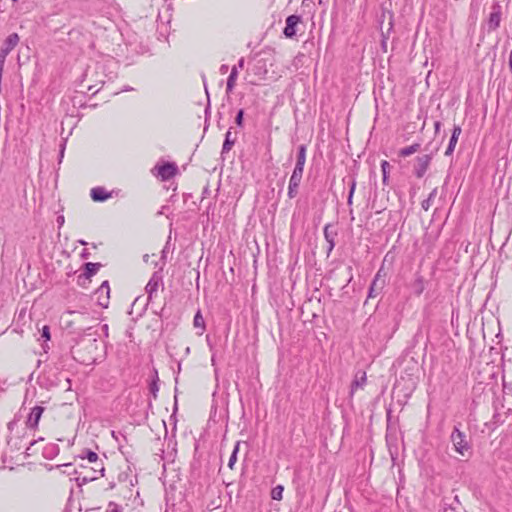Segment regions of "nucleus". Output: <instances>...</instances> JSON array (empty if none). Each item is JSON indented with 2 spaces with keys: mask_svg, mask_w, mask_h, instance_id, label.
Masks as SVG:
<instances>
[{
  "mask_svg": "<svg viewBox=\"0 0 512 512\" xmlns=\"http://www.w3.org/2000/svg\"><path fill=\"white\" fill-rule=\"evenodd\" d=\"M44 411V408L41 406H35L32 408L28 419H27V425L30 428H36L38 426V423L41 419L42 413Z\"/></svg>",
  "mask_w": 512,
  "mask_h": 512,
  "instance_id": "13",
  "label": "nucleus"
},
{
  "mask_svg": "<svg viewBox=\"0 0 512 512\" xmlns=\"http://www.w3.org/2000/svg\"><path fill=\"white\" fill-rule=\"evenodd\" d=\"M86 458L88 459L89 462L96 463L98 460V455L93 451H88Z\"/></svg>",
  "mask_w": 512,
  "mask_h": 512,
  "instance_id": "27",
  "label": "nucleus"
},
{
  "mask_svg": "<svg viewBox=\"0 0 512 512\" xmlns=\"http://www.w3.org/2000/svg\"><path fill=\"white\" fill-rule=\"evenodd\" d=\"M355 182L352 183L351 185V188H350V191H349V194L353 195L354 194V191H355Z\"/></svg>",
  "mask_w": 512,
  "mask_h": 512,
  "instance_id": "34",
  "label": "nucleus"
},
{
  "mask_svg": "<svg viewBox=\"0 0 512 512\" xmlns=\"http://www.w3.org/2000/svg\"><path fill=\"white\" fill-rule=\"evenodd\" d=\"M384 276L385 275H382V269H380L376 273V275L370 285V288H369L368 298H375L382 292V290L385 287Z\"/></svg>",
  "mask_w": 512,
  "mask_h": 512,
  "instance_id": "4",
  "label": "nucleus"
},
{
  "mask_svg": "<svg viewBox=\"0 0 512 512\" xmlns=\"http://www.w3.org/2000/svg\"><path fill=\"white\" fill-rule=\"evenodd\" d=\"M283 490H284V487L282 485H277L276 487H274L271 491L272 499L273 500H281Z\"/></svg>",
  "mask_w": 512,
  "mask_h": 512,
  "instance_id": "22",
  "label": "nucleus"
},
{
  "mask_svg": "<svg viewBox=\"0 0 512 512\" xmlns=\"http://www.w3.org/2000/svg\"><path fill=\"white\" fill-rule=\"evenodd\" d=\"M18 42H19L18 34L17 33L10 34L6 38L2 48L0 50V55L7 57V55L17 46Z\"/></svg>",
  "mask_w": 512,
  "mask_h": 512,
  "instance_id": "8",
  "label": "nucleus"
},
{
  "mask_svg": "<svg viewBox=\"0 0 512 512\" xmlns=\"http://www.w3.org/2000/svg\"><path fill=\"white\" fill-rule=\"evenodd\" d=\"M330 225H326L325 228H324V237L326 239V241L328 242V254L333 250L334 246H335V236H336V233L333 232V231H330Z\"/></svg>",
  "mask_w": 512,
  "mask_h": 512,
  "instance_id": "16",
  "label": "nucleus"
},
{
  "mask_svg": "<svg viewBox=\"0 0 512 512\" xmlns=\"http://www.w3.org/2000/svg\"><path fill=\"white\" fill-rule=\"evenodd\" d=\"M461 131H462L461 127L458 126V125H455L454 128H453V132H452L451 137L458 139L460 134H461Z\"/></svg>",
  "mask_w": 512,
  "mask_h": 512,
  "instance_id": "29",
  "label": "nucleus"
},
{
  "mask_svg": "<svg viewBox=\"0 0 512 512\" xmlns=\"http://www.w3.org/2000/svg\"><path fill=\"white\" fill-rule=\"evenodd\" d=\"M301 21L300 16L290 15L286 18V26L284 28V35L287 38H292L296 34V26Z\"/></svg>",
  "mask_w": 512,
  "mask_h": 512,
  "instance_id": "7",
  "label": "nucleus"
},
{
  "mask_svg": "<svg viewBox=\"0 0 512 512\" xmlns=\"http://www.w3.org/2000/svg\"><path fill=\"white\" fill-rule=\"evenodd\" d=\"M107 512H121L119 506L113 502L109 503Z\"/></svg>",
  "mask_w": 512,
  "mask_h": 512,
  "instance_id": "30",
  "label": "nucleus"
},
{
  "mask_svg": "<svg viewBox=\"0 0 512 512\" xmlns=\"http://www.w3.org/2000/svg\"><path fill=\"white\" fill-rule=\"evenodd\" d=\"M58 221H59L60 223H63V222H64V218H63V217H59V218H58Z\"/></svg>",
  "mask_w": 512,
  "mask_h": 512,
  "instance_id": "38",
  "label": "nucleus"
},
{
  "mask_svg": "<svg viewBox=\"0 0 512 512\" xmlns=\"http://www.w3.org/2000/svg\"><path fill=\"white\" fill-rule=\"evenodd\" d=\"M366 380V373L364 371H358L351 384V394H353L358 388H363L366 384Z\"/></svg>",
  "mask_w": 512,
  "mask_h": 512,
  "instance_id": "14",
  "label": "nucleus"
},
{
  "mask_svg": "<svg viewBox=\"0 0 512 512\" xmlns=\"http://www.w3.org/2000/svg\"><path fill=\"white\" fill-rule=\"evenodd\" d=\"M103 292L106 293L107 299H108L109 298V292H110L108 281H104L101 284V286L99 287V289L97 290V293H103Z\"/></svg>",
  "mask_w": 512,
  "mask_h": 512,
  "instance_id": "25",
  "label": "nucleus"
},
{
  "mask_svg": "<svg viewBox=\"0 0 512 512\" xmlns=\"http://www.w3.org/2000/svg\"><path fill=\"white\" fill-rule=\"evenodd\" d=\"M431 162V156L428 154L417 157L416 164L414 166V173L417 178H422Z\"/></svg>",
  "mask_w": 512,
  "mask_h": 512,
  "instance_id": "6",
  "label": "nucleus"
},
{
  "mask_svg": "<svg viewBox=\"0 0 512 512\" xmlns=\"http://www.w3.org/2000/svg\"><path fill=\"white\" fill-rule=\"evenodd\" d=\"M353 195L349 194L348 196V204H352Z\"/></svg>",
  "mask_w": 512,
  "mask_h": 512,
  "instance_id": "36",
  "label": "nucleus"
},
{
  "mask_svg": "<svg viewBox=\"0 0 512 512\" xmlns=\"http://www.w3.org/2000/svg\"><path fill=\"white\" fill-rule=\"evenodd\" d=\"M381 169H382V174H383V183L385 184L387 182L388 173H389V170H390L389 162H387L385 160L382 161Z\"/></svg>",
  "mask_w": 512,
  "mask_h": 512,
  "instance_id": "23",
  "label": "nucleus"
},
{
  "mask_svg": "<svg viewBox=\"0 0 512 512\" xmlns=\"http://www.w3.org/2000/svg\"><path fill=\"white\" fill-rule=\"evenodd\" d=\"M129 90H132V88L127 87V88L125 89V91H129Z\"/></svg>",
  "mask_w": 512,
  "mask_h": 512,
  "instance_id": "42",
  "label": "nucleus"
},
{
  "mask_svg": "<svg viewBox=\"0 0 512 512\" xmlns=\"http://www.w3.org/2000/svg\"><path fill=\"white\" fill-rule=\"evenodd\" d=\"M243 115H244V111L242 109H240L235 118V122L238 126H242V124H243Z\"/></svg>",
  "mask_w": 512,
  "mask_h": 512,
  "instance_id": "28",
  "label": "nucleus"
},
{
  "mask_svg": "<svg viewBox=\"0 0 512 512\" xmlns=\"http://www.w3.org/2000/svg\"><path fill=\"white\" fill-rule=\"evenodd\" d=\"M41 337L44 338L46 341L50 340V329L48 326H43L41 330Z\"/></svg>",
  "mask_w": 512,
  "mask_h": 512,
  "instance_id": "26",
  "label": "nucleus"
},
{
  "mask_svg": "<svg viewBox=\"0 0 512 512\" xmlns=\"http://www.w3.org/2000/svg\"><path fill=\"white\" fill-rule=\"evenodd\" d=\"M243 67H244V58H241L238 61V65H235L232 67L231 73L227 79V87H226L227 93L232 92V90L234 89L236 80L238 77V69H242Z\"/></svg>",
  "mask_w": 512,
  "mask_h": 512,
  "instance_id": "9",
  "label": "nucleus"
},
{
  "mask_svg": "<svg viewBox=\"0 0 512 512\" xmlns=\"http://www.w3.org/2000/svg\"><path fill=\"white\" fill-rule=\"evenodd\" d=\"M100 472H101V476H103L104 475V467L100 468Z\"/></svg>",
  "mask_w": 512,
  "mask_h": 512,
  "instance_id": "39",
  "label": "nucleus"
},
{
  "mask_svg": "<svg viewBox=\"0 0 512 512\" xmlns=\"http://www.w3.org/2000/svg\"><path fill=\"white\" fill-rule=\"evenodd\" d=\"M422 207L424 210H428L429 209V199L425 200L422 202Z\"/></svg>",
  "mask_w": 512,
  "mask_h": 512,
  "instance_id": "32",
  "label": "nucleus"
},
{
  "mask_svg": "<svg viewBox=\"0 0 512 512\" xmlns=\"http://www.w3.org/2000/svg\"><path fill=\"white\" fill-rule=\"evenodd\" d=\"M90 196L95 202H104L111 198V192H108L104 187H94L90 191Z\"/></svg>",
  "mask_w": 512,
  "mask_h": 512,
  "instance_id": "11",
  "label": "nucleus"
},
{
  "mask_svg": "<svg viewBox=\"0 0 512 512\" xmlns=\"http://www.w3.org/2000/svg\"><path fill=\"white\" fill-rule=\"evenodd\" d=\"M193 324L196 328H200L201 330L204 329V326H205V321H204V318L202 317L200 311H198L195 316H194V320H193Z\"/></svg>",
  "mask_w": 512,
  "mask_h": 512,
  "instance_id": "21",
  "label": "nucleus"
},
{
  "mask_svg": "<svg viewBox=\"0 0 512 512\" xmlns=\"http://www.w3.org/2000/svg\"><path fill=\"white\" fill-rule=\"evenodd\" d=\"M239 445H240V442H237L235 447H234V450H233V452H232V454H231V456L229 458L228 467L230 469L234 468V465H235V463L237 461V453L239 451Z\"/></svg>",
  "mask_w": 512,
  "mask_h": 512,
  "instance_id": "20",
  "label": "nucleus"
},
{
  "mask_svg": "<svg viewBox=\"0 0 512 512\" xmlns=\"http://www.w3.org/2000/svg\"><path fill=\"white\" fill-rule=\"evenodd\" d=\"M162 283V277L158 273H154L147 283L145 290L149 298H152L153 294L158 291L159 286Z\"/></svg>",
  "mask_w": 512,
  "mask_h": 512,
  "instance_id": "12",
  "label": "nucleus"
},
{
  "mask_svg": "<svg viewBox=\"0 0 512 512\" xmlns=\"http://www.w3.org/2000/svg\"><path fill=\"white\" fill-rule=\"evenodd\" d=\"M143 260H144V262H146V263H147V262H148V260H149V255H148V254H145V255L143 256Z\"/></svg>",
  "mask_w": 512,
  "mask_h": 512,
  "instance_id": "37",
  "label": "nucleus"
},
{
  "mask_svg": "<svg viewBox=\"0 0 512 512\" xmlns=\"http://www.w3.org/2000/svg\"><path fill=\"white\" fill-rule=\"evenodd\" d=\"M440 126H441V123H440L439 121H436V122H435V131H436V132H439V130H440Z\"/></svg>",
  "mask_w": 512,
  "mask_h": 512,
  "instance_id": "33",
  "label": "nucleus"
},
{
  "mask_svg": "<svg viewBox=\"0 0 512 512\" xmlns=\"http://www.w3.org/2000/svg\"><path fill=\"white\" fill-rule=\"evenodd\" d=\"M451 442L455 451L462 456H464L465 453L469 450V445L466 441L465 434L456 427L451 434Z\"/></svg>",
  "mask_w": 512,
  "mask_h": 512,
  "instance_id": "2",
  "label": "nucleus"
},
{
  "mask_svg": "<svg viewBox=\"0 0 512 512\" xmlns=\"http://www.w3.org/2000/svg\"><path fill=\"white\" fill-rule=\"evenodd\" d=\"M305 161H306V147L304 145H301L299 147L295 168H294L293 173L289 180L288 196L291 199L294 198L297 194V189L300 185L302 175H303Z\"/></svg>",
  "mask_w": 512,
  "mask_h": 512,
  "instance_id": "1",
  "label": "nucleus"
},
{
  "mask_svg": "<svg viewBox=\"0 0 512 512\" xmlns=\"http://www.w3.org/2000/svg\"><path fill=\"white\" fill-rule=\"evenodd\" d=\"M100 304H101L102 306H104V307H106V306H107V302H106V303L100 302Z\"/></svg>",
  "mask_w": 512,
  "mask_h": 512,
  "instance_id": "40",
  "label": "nucleus"
},
{
  "mask_svg": "<svg viewBox=\"0 0 512 512\" xmlns=\"http://www.w3.org/2000/svg\"><path fill=\"white\" fill-rule=\"evenodd\" d=\"M103 328H104V331H107L108 326H107V325H104V326H103Z\"/></svg>",
  "mask_w": 512,
  "mask_h": 512,
  "instance_id": "41",
  "label": "nucleus"
},
{
  "mask_svg": "<svg viewBox=\"0 0 512 512\" xmlns=\"http://www.w3.org/2000/svg\"><path fill=\"white\" fill-rule=\"evenodd\" d=\"M419 150H420V144L415 143V144H412V145L407 146L405 148H402L399 151V155L402 156V157H407V156H410V155L418 152Z\"/></svg>",
  "mask_w": 512,
  "mask_h": 512,
  "instance_id": "17",
  "label": "nucleus"
},
{
  "mask_svg": "<svg viewBox=\"0 0 512 512\" xmlns=\"http://www.w3.org/2000/svg\"><path fill=\"white\" fill-rule=\"evenodd\" d=\"M409 287L415 295H421L425 289L423 277L416 275L415 279L409 284Z\"/></svg>",
  "mask_w": 512,
  "mask_h": 512,
  "instance_id": "15",
  "label": "nucleus"
},
{
  "mask_svg": "<svg viewBox=\"0 0 512 512\" xmlns=\"http://www.w3.org/2000/svg\"><path fill=\"white\" fill-rule=\"evenodd\" d=\"M235 142V139H231V131H227L225 135V141L223 143L222 152H229Z\"/></svg>",
  "mask_w": 512,
  "mask_h": 512,
  "instance_id": "19",
  "label": "nucleus"
},
{
  "mask_svg": "<svg viewBox=\"0 0 512 512\" xmlns=\"http://www.w3.org/2000/svg\"><path fill=\"white\" fill-rule=\"evenodd\" d=\"M154 170H156V175L161 178V180L165 181L175 176L177 166L174 163H165L155 166Z\"/></svg>",
  "mask_w": 512,
  "mask_h": 512,
  "instance_id": "5",
  "label": "nucleus"
},
{
  "mask_svg": "<svg viewBox=\"0 0 512 512\" xmlns=\"http://www.w3.org/2000/svg\"><path fill=\"white\" fill-rule=\"evenodd\" d=\"M457 141H458V139H456V138H452V137L450 138L448 147H447V149L445 151V155L446 156H449V155H451L454 152V149H455V146L457 144Z\"/></svg>",
  "mask_w": 512,
  "mask_h": 512,
  "instance_id": "24",
  "label": "nucleus"
},
{
  "mask_svg": "<svg viewBox=\"0 0 512 512\" xmlns=\"http://www.w3.org/2000/svg\"><path fill=\"white\" fill-rule=\"evenodd\" d=\"M227 71H228V66H227V65H225V64L221 65V67H220V73H221V74H226V73H227Z\"/></svg>",
  "mask_w": 512,
  "mask_h": 512,
  "instance_id": "31",
  "label": "nucleus"
},
{
  "mask_svg": "<svg viewBox=\"0 0 512 512\" xmlns=\"http://www.w3.org/2000/svg\"><path fill=\"white\" fill-rule=\"evenodd\" d=\"M509 67L512 71V51L510 52V55H509Z\"/></svg>",
  "mask_w": 512,
  "mask_h": 512,
  "instance_id": "35",
  "label": "nucleus"
},
{
  "mask_svg": "<svg viewBox=\"0 0 512 512\" xmlns=\"http://www.w3.org/2000/svg\"><path fill=\"white\" fill-rule=\"evenodd\" d=\"M100 264L99 263H91V262H88L85 264V276L86 277H91L92 275L96 274L97 271L99 270L100 268Z\"/></svg>",
  "mask_w": 512,
  "mask_h": 512,
  "instance_id": "18",
  "label": "nucleus"
},
{
  "mask_svg": "<svg viewBox=\"0 0 512 512\" xmlns=\"http://www.w3.org/2000/svg\"><path fill=\"white\" fill-rule=\"evenodd\" d=\"M501 22V8L499 5L492 6V12L488 19L489 30H495L499 27Z\"/></svg>",
  "mask_w": 512,
  "mask_h": 512,
  "instance_id": "10",
  "label": "nucleus"
},
{
  "mask_svg": "<svg viewBox=\"0 0 512 512\" xmlns=\"http://www.w3.org/2000/svg\"><path fill=\"white\" fill-rule=\"evenodd\" d=\"M67 315L72 319L68 322L69 325L77 324L78 330H84L86 328V324L92 320V317L88 312H80V311H68Z\"/></svg>",
  "mask_w": 512,
  "mask_h": 512,
  "instance_id": "3",
  "label": "nucleus"
}]
</instances>
